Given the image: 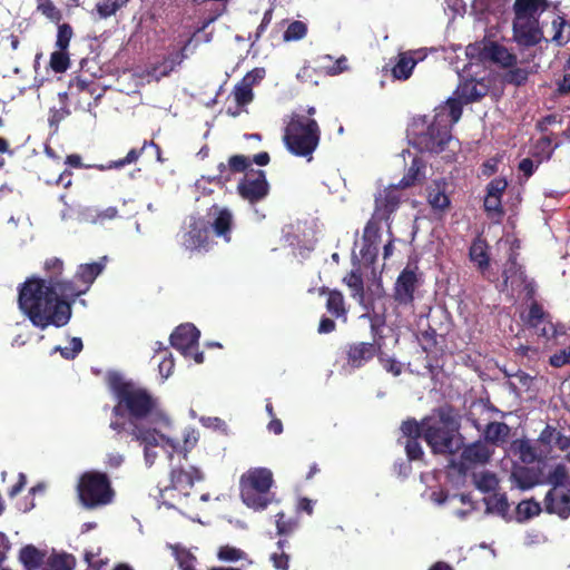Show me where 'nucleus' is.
Instances as JSON below:
<instances>
[{
    "instance_id": "f257e3e1",
    "label": "nucleus",
    "mask_w": 570,
    "mask_h": 570,
    "mask_svg": "<svg viewBox=\"0 0 570 570\" xmlns=\"http://www.w3.org/2000/svg\"><path fill=\"white\" fill-rule=\"evenodd\" d=\"M18 303L30 322L41 330L49 325L62 327L69 323L72 314L70 303L56 297L55 288L41 278H29L22 284Z\"/></svg>"
},
{
    "instance_id": "f03ea898",
    "label": "nucleus",
    "mask_w": 570,
    "mask_h": 570,
    "mask_svg": "<svg viewBox=\"0 0 570 570\" xmlns=\"http://www.w3.org/2000/svg\"><path fill=\"white\" fill-rule=\"evenodd\" d=\"M106 380L117 400L112 414L120 417L127 416L130 430L135 425L144 426L142 421H149L156 416L165 423L168 422L166 417L159 415L158 401L148 390L126 381L118 372H109Z\"/></svg>"
},
{
    "instance_id": "7ed1b4c3",
    "label": "nucleus",
    "mask_w": 570,
    "mask_h": 570,
    "mask_svg": "<svg viewBox=\"0 0 570 570\" xmlns=\"http://www.w3.org/2000/svg\"><path fill=\"white\" fill-rule=\"evenodd\" d=\"M460 428L456 411L451 405L440 406L432 416L423 419V440L433 454L453 455L463 446L464 436Z\"/></svg>"
},
{
    "instance_id": "20e7f679",
    "label": "nucleus",
    "mask_w": 570,
    "mask_h": 570,
    "mask_svg": "<svg viewBox=\"0 0 570 570\" xmlns=\"http://www.w3.org/2000/svg\"><path fill=\"white\" fill-rule=\"evenodd\" d=\"M462 116L461 104L455 99H448L445 105L435 109L432 121L425 130L415 134L414 146L420 151L440 154L452 139V127Z\"/></svg>"
},
{
    "instance_id": "39448f33",
    "label": "nucleus",
    "mask_w": 570,
    "mask_h": 570,
    "mask_svg": "<svg viewBox=\"0 0 570 570\" xmlns=\"http://www.w3.org/2000/svg\"><path fill=\"white\" fill-rule=\"evenodd\" d=\"M284 144L297 157L312 158L321 140V129L315 119L293 114L286 124Z\"/></svg>"
},
{
    "instance_id": "423d86ee",
    "label": "nucleus",
    "mask_w": 570,
    "mask_h": 570,
    "mask_svg": "<svg viewBox=\"0 0 570 570\" xmlns=\"http://www.w3.org/2000/svg\"><path fill=\"white\" fill-rule=\"evenodd\" d=\"M273 473L267 468H253L240 476V498L245 505L264 510L272 502Z\"/></svg>"
},
{
    "instance_id": "0eeeda50",
    "label": "nucleus",
    "mask_w": 570,
    "mask_h": 570,
    "mask_svg": "<svg viewBox=\"0 0 570 570\" xmlns=\"http://www.w3.org/2000/svg\"><path fill=\"white\" fill-rule=\"evenodd\" d=\"M77 492L81 504L87 509L107 505L115 495L108 475L99 471L85 472L79 478Z\"/></svg>"
},
{
    "instance_id": "6e6552de",
    "label": "nucleus",
    "mask_w": 570,
    "mask_h": 570,
    "mask_svg": "<svg viewBox=\"0 0 570 570\" xmlns=\"http://www.w3.org/2000/svg\"><path fill=\"white\" fill-rule=\"evenodd\" d=\"M193 37L178 36L167 48V53L160 59L150 63L148 76L159 80L169 77L187 59V49Z\"/></svg>"
},
{
    "instance_id": "1a4fd4ad",
    "label": "nucleus",
    "mask_w": 570,
    "mask_h": 570,
    "mask_svg": "<svg viewBox=\"0 0 570 570\" xmlns=\"http://www.w3.org/2000/svg\"><path fill=\"white\" fill-rule=\"evenodd\" d=\"M239 196L254 204L264 199L269 193L266 174L262 169H249L237 185Z\"/></svg>"
},
{
    "instance_id": "9d476101",
    "label": "nucleus",
    "mask_w": 570,
    "mask_h": 570,
    "mask_svg": "<svg viewBox=\"0 0 570 570\" xmlns=\"http://www.w3.org/2000/svg\"><path fill=\"white\" fill-rule=\"evenodd\" d=\"M403 202V194L399 186L391 185L375 195L372 218L389 222Z\"/></svg>"
},
{
    "instance_id": "9b49d317",
    "label": "nucleus",
    "mask_w": 570,
    "mask_h": 570,
    "mask_svg": "<svg viewBox=\"0 0 570 570\" xmlns=\"http://www.w3.org/2000/svg\"><path fill=\"white\" fill-rule=\"evenodd\" d=\"M129 434L140 443L145 445L144 455L147 464L151 465L157 456L154 448L158 446L160 442H165L173 450H176L177 443L165 436L164 434H159L156 428H146V426H134V429L129 430Z\"/></svg>"
},
{
    "instance_id": "f8f14e48",
    "label": "nucleus",
    "mask_w": 570,
    "mask_h": 570,
    "mask_svg": "<svg viewBox=\"0 0 570 570\" xmlns=\"http://www.w3.org/2000/svg\"><path fill=\"white\" fill-rule=\"evenodd\" d=\"M466 56L480 62L492 61L509 66L513 57L509 51L497 42H475L466 47Z\"/></svg>"
},
{
    "instance_id": "ddd939ff",
    "label": "nucleus",
    "mask_w": 570,
    "mask_h": 570,
    "mask_svg": "<svg viewBox=\"0 0 570 570\" xmlns=\"http://www.w3.org/2000/svg\"><path fill=\"white\" fill-rule=\"evenodd\" d=\"M460 76V82L454 91L456 101L461 104V108L463 109V105H469L472 102L480 101L484 98L490 91V81L485 78L476 79L474 77H463Z\"/></svg>"
},
{
    "instance_id": "4468645a",
    "label": "nucleus",
    "mask_w": 570,
    "mask_h": 570,
    "mask_svg": "<svg viewBox=\"0 0 570 570\" xmlns=\"http://www.w3.org/2000/svg\"><path fill=\"white\" fill-rule=\"evenodd\" d=\"M209 225L213 237L223 239L226 244L232 242V235L235 227L234 215L226 207L213 205L208 213Z\"/></svg>"
},
{
    "instance_id": "2eb2a0df",
    "label": "nucleus",
    "mask_w": 570,
    "mask_h": 570,
    "mask_svg": "<svg viewBox=\"0 0 570 570\" xmlns=\"http://www.w3.org/2000/svg\"><path fill=\"white\" fill-rule=\"evenodd\" d=\"M522 321L528 327L533 328L539 336L544 338L553 337L557 334L550 314L537 301L529 305L527 314H522Z\"/></svg>"
},
{
    "instance_id": "dca6fc26",
    "label": "nucleus",
    "mask_w": 570,
    "mask_h": 570,
    "mask_svg": "<svg viewBox=\"0 0 570 570\" xmlns=\"http://www.w3.org/2000/svg\"><path fill=\"white\" fill-rule=\"evenodd\" d=\"M203 479L204 475L197 468L190 466L189 470L181 468L173 469L170 472V487L160 489V498L163 499V503L167 504L165 497L168 491L176 490L184 495H188V491L194 487L195 482L202 481ZM168 505L174 507V504L170 503H168Z\"/></svg>"
},
{
    "instance_id": "f3484780",
    "label": "nucleus",
    "mask_w": 570,
    "mask_h": 570,
    "mask_svg": "<svg viewBox=\"0 0 570 570\" xmlns=\"http://www.w3.org/2000/svg\"><path fill=\"white\" fill-rule=\"evenodd\" d=\"M419 287L415 271L406 267L397 276L393 287V298L400 306H410L414 302V293Z\"/></svg>"
},
{
    "instance_id": "a211bd4d",
    "label": "nucleus",
    "mask_w": 570,
    "mask_h": 570,
    "mask_svg": "<svg viewBox=\"0 0 570 570\" xmlns=\"http://www.w3.org/2000/svg\"><path fill=\"white\" fill-rule=\"evenodd\" d=\"M383 348V343L379 341L373 342H355L347 345L346 361L352 368H361L365 366Z\"/></svg>"
},
{
    "instance_id": "6ab92c4d",
    "label": "nucleus",
    "mask_w": 570,
    "mask_h": 570,
    "mask_svg": "<svg viewBox=\"0 0 570 570\" xmlns=\"http://www.w3.org/2000/svg\"><path fill=\"white\" fill-rule=\"evenodd\" d=\"M460 451V466L464 471L476 465L487 464L493 454V449L482 440L474 441L468 445L463 444Z\"/></svg>"
},
{
    "instance_id": "aec40b11",
    "label": "nucleus",
    "mask_w": 570,
    "mask_h": 570,
    "mask_svg": "<svg viewBox=\"0 0 570 570\" xmlns=\"http://www.w3.org/2000/svg\"><path fill=\"white\" fill-rule=\"evenodd\" d=\"M343 283L351 291V297L355 299L362 307H368L370 299L372 297H383L384 295V291L381 284H377L375 292H365L363 276L358 267L347 273L343 277Z\"/></svg>"
},
{
    "instance_id": "412c9836",
    "label": "nucleus",
    "mask_w": 570,
    "mask_h": 570,
    "mask_svg": "<svg viewBox=\"0 0 570 570\" xmlns=\"http://www.w3.org/2000/svg\"><path fill=\"white\" fill-rule=\"evenodd\" d=\"M199 331L193 324H181L170 335V344L183 355L189 356L198 345Z\"/></svg>"
},
{
    "instance_id": "4be33fe9",
    "label": "nucleus",
    "mask_w": 570,
    "mask_h": 570,
    "mask_svg": "<svg viewBox=\"0 0 570 570\" xmlns=\"http://www.w3.org/2000/svg\"><path fill=\"white\" fill-rule=\"evenodd\" d=\"M380 220L371 218L364 227L361 249H392L393 239L387 233L386 239L382 237Z\"/></svg>"
},
{
    "instance_id": "5701e85b",
    "label": "nucleus",
    "mask_w": 570,
    "mask_h": 570,
    "mask_svg": "<svg viewBox=\"0 0 570 570\" xmlns=\"http://www.w3.org/2000/svg\"><path fill=\"white\" fill-rule=\"evenodd\" d=\"M425 58L423 50H409L397 55V61L392 68V76L397 80H407L419 61Z\"/></svg>"
},
{
    "instance_id": "b1692460",
    "label": "nucleus",
    "mask_w": 570,
    "mask_h": 570,
    "mask_svg": "<svg viewBox=\"0 0 570 570\" xmlns=\"http://www.w3.org/2000/svg\"><path fill=\"white\" fill-rule=\"evenodd\" d=\"M212 237L213 235L207 222L204 218H196L189 225V229L185 235V243L187 247L199 249L209 245Z\"/></svg>"
},
{
    "instance_id": "393cba45",
    "label": "nucleus",
    "mask_w": 570,
    "mask_h": 570,
    "mask_svg": "<svg viewBox=\"0 0 570 570\" xmlns=\"http://www.w3.org/2000/svg\"><path fill=\"white\" fill-rule=\"evenodd\" d=\"M514 38L523 46H535L542 38V32L538 27V20H513Z\"/></svg>"
},
{
    "instance_id": "a878e982",
    "label": "nucleus",
    "mask_w": 570,
    "mask_h": 570,
    "mask_svg": "<svg viewBox=\"0 0 570 570\" xmlns=\"http://www.w3.org/2000/svg\"><path fill=\"white\" fill-rule=\"evenodd\" d=\"M449 183L444 178L434 179L430 183L426 188L428 203L433 210L444 212L451 205L450 197L448 195Z\"/></svg>"
},
{
    "instance_id": "bb28decb",
    "label": "nucleus",
    "mask_w": 570,
    "mask_h": 570,
    "mask_svg": "<svg viewBox=\"0 0 570 570\" xmlns=\"http://www.w3.org/2000/svg\"><path fill=\"white\" fill-rule=\"evenodd\" d=\"M50 287L55 288V296L70 305L75 299L86 293V288L78 286L73 281H68L61 277H50L48 279Z\"/></svg>"
},
{
    "instance_id": "cd10ccee",
    "label": "nucleus",
    "mask_w": 570,
    "mask_h": 570,
    "mask_svg": "<svg viewBox=\"0 0 570 570\" xmlns=\"http://www.w3.org/2000/svg\"><path fill=\"white\" fill-rule=\"evenodd\" d=\"M544 509L550 514L567 519L570 515V495L559 494L557 490L550 489L544 497Z\"/></svg>"
},
{
    "instance_id": "c85d7f7f",
    "label": "nucleus",
    "mask_w": 570,
    "mask_h": 570,
    "mask_svg": "<svg viewBox=\"0 0 570 570\" xmlns=\"http://www.w3.org/2000/svg\"><path fill=\"white\" fill-rule=\"evenodd\" d=\"M549 3L547 0H515L514 19L523 20H538L535 16L544 11Z\"/></svg>"
},
{
    "instance_id": "c756f323",
    "label": "nucleus",
    "mask_w": 570,
    "mask_h": 570,
    "mask_svg": "<svg viewBox=\"0 0 570 570\" xmlns=\"http://www.w3.org/2000/svg\"><path fill=\"white\" fill-rule=\"evenodd\" d=\"M320 295H327L326 301V309L327 312L335 318H344L347 317V309L345 307V298L341 291L331 289L326 286H322L320 289Z\"/></svg>"
},
{
    "instance_id": "7c9ffc66",
    "label": "nucleus",
    "mask_w": 570,
    "mask_h": 570,
    "mask_svg": "<svg viewBox=\"0 0 570 570\" xmlns=\"http://www.w3.org/2000/svg\"><path fill=\"white\" fill-rule=\"evenodd\" d=\"M510 436V426L504 422H490L483 430V438L487 444L499 445L505 443Z\"/></svg>"
},
{
    "instance_id": "2f4dec72",
    "label": "nucleus",
    "mask_w": 570,
    "mask_h": 570,
    "mask_svg": "<svg viewBox=\"0 0 570 570\" xmlns=\"http://www.w3.org/2000/svg\"><path fill=\"white\" fill-rule=\"evenodd\" d=\"M513 481L520 490H530L540 483L539 473L533 468L517 466L511 474Z\"/></svg>"
},
{
    "instance_id": "473e14b6",
    "label": "nucleus",
    "mask_w": 570,
    "mask_h": 570,
    "mask_svg": "<svg viewBox=\"0 0 570 570\" xmlns=\"http://www.w3.org/2000/svg\"><path fill=\"white\" fill-rule=\"evenodd\" d=\"M500 268H502V277L505 285H508L509 282L513 284L515 282L521 283L524 281L522 266L518 263L514 252L509 254L502 266L499 265V269Z\"/></svg>"
},
{
    "instance_id": "72a5a7b5",
    "label": "nucleus",
    "mask_w": 570,
    "mask_h": 570,
    "mask_svg": "<svg viewBox=\"0 0 570 570\" xmlns=\"http://www.w3.org/2000/svg\"><path fill=\"white\" fill-rule=\"evenodd\" d=\"M424 161L419 157H414L407 171L396 186L401 189L414 186L416 183L424 179Z\"/></svg>"
},
{
    "instance_id": "f704fd0d",
    "label": "nucleus",
    "mask_w": 570,
    "mask_h": 570,
    "mask_svg": "<svg viewBox=\"0 0 570 570\" xmlns=\"http://www.w3.org/2000/svg\"><path fill=\"white\" fill-rule=\"evenodd\" d=\"M19 559L27 570H36L45 563V553L33 546H26L20 550Z\"/></svg>"
},
{
    "instance_id": "c9c22d12",
    "label": "nucleus",
    "mask_w": 570,
    "mask_h": 570,
    "mask_svg": "<svg viewBox=\"0 0 570 570\" xmlns=\"http://www.w3.org/2000/svg\"><path fill=\"white\" fill-rule=\"evenodd\" d=\"M102 269L104 265L101 263L83 264L80 265L75 277L82 283V288H86L87 292Z\"/></svg>"
},
{
    "instance_id": "e433bc0d",
    "label": "nucleus",
    "mask_w": 570,
    "mask_h": 570,
    "mask_svg": "<svg viewBox=\"0 0 570 570\" xmlns=\"http://www.w3.org/2000/svg\"><path fill=\"white\" fill-rule=\"evenodd\" d=\"M85 215L90 223L98 225H104L119 217L118 209L115 206H109L105 209L87 208Z\"/></svg>"
},
{
    "instance_id": "4c0bfd02",
    "label": "nucleus",
    "mask_w": 570,
    "mask_h": 570,
    "mask_svg": "<svg viewBox=\"0 0 570 570\" xmlns=\"http://www.w3.org/2000/svg\"><path fill=\"white\" fill-rule=\"evenodd\" d=\"M469 256L471 262H473L478 266L479 271L489 279L492 266H497V271L492 273L494 278L497 277V274L499 272V264L497 261H493L491 263L488 252H469Z\"/></svg>"
},
{
    "instance_id": "58836bf2",
    "label": "nucleus",
    "mask_w": 570,
    "mask_h": 570,
    "mask_svg": "<svg viewBox=\"0 0 570 570\" xmlns=\"http://www.w3.org/2000/svg\"><path fill=\"white\" fill-rule=\"evenodd\" d=\"M484 503L488 512L497 513L501 517H505L510 508L505 493H494L485 498Z\"/></svg>"
},
{
    "instance_id": "ea45409f",
    "label": "nucleus",
    "mask_w": 570,
    "mask_h": 570,
    "mask_svg": "<svg viewBox=\"0 0 570 570\" xmlns=\"http://www.w3.org/2000/svg\"><path fill=\"white\" fill-rule=\"evenodd\" d=\"M542 509L539 502L534 499L523 500L517 507V520L524 522L541 513Z\"/></svg>"
},
{
    "instance_id": "a19ab883",
    "label": "nucleus",
    "mask_w": 570,
    "mask_h": 570,
    "mask_svg": "<svg viewBox=\"0 0 570 570\" xmlns=\"http://www.w3.org/2000/svg\"><path fill=\"white\" fill-rule=\"evenodd\" d=\"M556 147L557 145L552 146V139L550 136H543L534 144L532 156L539 158L538 164L543 160H549L552 157Z\"/></svg>"
},
{
    "instance_id": "79ce46f5",
    "label": "nucleus",
    "mask_w": 570,
    "mask_h": 570,
    "mask_svg": "<svg viewBox=\"0 0 570 570\" xmlns=\"http://www.w3.org/2000/svg\"><path fill=\"white\" fill-rule=\"evenodd\" d=\"M145 149L139 148H132L130 149L127 155L119 159V160H112V161H109L108 164L106 165H100V166H96V169L100 170V171H105V170H109V169H112V168H122L129 164H132V163H136L139 157L142 155Z\"/></svg>"
},
{
    "instance_id": "37998d69",
    "label": "nucleus",
    "mask_w": 570,
    "mask_h": 570,
    "mask_svg": "<svg viewBox=\"0 0 570 570\" xmlns=\"http://www.w3.org/2000/svg\"><path fill=\"white\" fill-rule=\"evenodd\" d=\"M75 559L70 554H53L45 563V570H72Z\"/></svg>"
},
{
    "instance_id": "c03bdc74",
    "label": "nucleus",
    "mask_w": 570,
    "mask_h": 570,
    "mask_svg": "<svg viewBox=\"0 0 570 570\" xmlns=\"http://www.w3.org/2000/svg\"><path fill=\"white\" fill-rule=\"evenodd\" d=\"M127 2L128 0H101L96 4V11L100 18L106 19L114 16Z\"/></svg>"
},
{
    "instance_id": "a18cd8bd",
    "label": "nucleus",
    "mask_w": 570,
    "mask_h": 570,
    "mask_svg": "<svg viewBox=\"0 0 570 570\" xmlns=\"http://www.w3.org/2000/svg\"><path fill=\"white\" fill-rule=\"evenodd\" d=\"M49 66L56 73L65 72L70 66L68 51L62 49L53 51L50 56Z\"/></svg>"
},
{
    "instance_id": "49530a36",
    "label": "nucleus",
    "mask_w": 570,
    "mask_h": 570,
    "mask_svg": "<svg viewBox=\"0 0 570 570\" xmlns=\"http://www.w3.org/2000/svg\"><path fill=\"white\" fill-rule=\"evenodd\" d=\"M307 33V26L301 20L291 22L283 35V40L286 42L297 41L303 39Z\"/></svg>"
},
{
    "instance_id": "de8ad7c7",
    "label": "nucleus",
    "mask_w": 570,
    "mask_h": 570,
    "mask_svg": "<svg viewBox=\"0 0 570 570\" xmlns=\"http://www.w3.org/2000/svg\"><path fill=\"white\" fill-rule=\"evenodd\" d=\"M37 10L53 22H59L62 19L61 11L55 6L51 0H36Z\"/></svg>"
},
{
    "instance_id": "09e8293b",
    "label": "nucleus",
    "mask_w": 570,
    "mask_h": 570,
    "mask_svg": "<svg viewBox=\"0 0 570 570\" xmlns=\"http://www.w3.org/2000/svg\"><path fill=\"white\" fill-rule=\"evenodd\" d=\"M377 296H374L370 299L368 307H362L365 312L360 316V318L368 320L370 324H376L379 326L385 325V315L384 313H377L375 312V301L377 299Z\"/></svg>"
},
{
    "instance_id": "8fccbe9b",
    "label": "nucleus",
    "mask_w": 570,
    "mask_h": 570,
    "mask_svg": "<svg viewBox=\"0 0 570 570\" xmlns=\"http://www.w3.org/2000/svg\"><path fill=\"white\" fill-rule=\"evenodd\" d=\"M568 480V471L563 464H557L552 471L549 472L547 481L554 489L566 485Z\"/></svg>"
},
{
    "instance_id": "3c124183",
    "label": "nucleus",
    "mask_w": 570,
    "mask_h": 570,
    "mask_svg": "<svg viewBox=\"0 0 570 570\" xmlns=\"http://www.w3.org/2000/svg\"><path fill=\"white\" fill-rule=\"evenodd\" d=\"M246 557V553L238 548L232 546H222L217 552V558L226 562H236Z\"/></svg>"
},
{
    "instance_id": "603ef678",
    "label": "nucleus",
    "mask_w": 570,
    "mask_h": 570,
    "mask_svg": "<svg viewBox=\"0 0 570 570\" xmlns=\"http://www.w3.org/2000/svg\"><path fill=\"white\" fill-rule=\"evenodd\" d=\"M73 36L72 27L65 22L58 26L56 47L58 49L68 50L70 40Z\"/></svg>"
},
{
    "instance_id": "864d4df0",
    "label": "nucleus",
    "mask_w": 570,
    "mask_h": 570,
    "mask_svg": "<svg viewBox=\"0 0 570 570\" xmlns=\"http://www.w3.org/2000/svg\"><path fill=\"white\" fill-rule=\"evenodd\" d=\"M401 431L407 440H412V438L423 439V421L419 423L414 419H409L402 423Z\"/></svg>"
},
{
    "instance_id": "5fc2aeb1",
    "label": "nucleus",
    "mask_w": 570,
    "mask_h": 570,
    "mask_svg": "<svg viewBox=\"0 0 570 570\" xmlns=\"http://www.w3.org/2000/svg\"><path fill=\"white\" fill-rule=\"evenodd\" d=\"M233 95L237 106L243 107L253 100V90L249 83H240L235 86Z\"/></svg>"
},
{
    "instance_id": "6e6d98bb",
    "label": "nucleus",
    "mask_w": 570,
    "mask_h": 570,
    "mask_svg": "<svg viewBox=\"0 0 570 570\" xmlns=\"http://www.w3.org/2000/svg\"><path fill=\"white\" fill-rule=\"evenodd\" d=\"M515 450L523 463H533L538 458L535 449L528 440H521Z\"/></svg>"
},
{
    "instance_id": "4d7b16f0",
    "label": "nucleus",
    "mask_w": 570,
    "mask_h": 570,
    "mask_svg": "<svg viewBox=\"0 0 570 570\" xmlns=\"http://www.w3.org/2000/svg\"><path fill=\"white\" fill-rule=\"evenodd\" d=\"M377 360L383 368L392 373L394 376H399L402 373V364L394 357L389 356L383 352V348L379 353Z\"/></svg>"
},
{
    "instance_id": "13d9d810",
    "label": "nucleus",
    "mask_w": 570,
    "mask_h": 570,
    "mask_svg": "<svg viewBox=\"0 0 570 570\" xmlns=\"http://www.w3.org/2000/svg\"><path fill=\"white\" fill-rule=\"evenodd\" d=\"M484 210L488 213L489 216H497L501 217L504 214L503 207H502V198L498 196H489L488 194L484 197Z\"/></svg>"
},
{
    "instance_id": "bf43d9fd",
    "label": "nucleus",
    "mask_w": 570,
    "mask_h": 570,
    "mask_svg": "<svg viewBox=\"0 0 570 570\" xmlns=\"http://www.w3.org/2000/svg\"><path fill=\"white\" fill-rule=\"evenodd\" d=\"M83 344L80 337H72L70 346L60 347L57 346L56 351H59L60 355L66 360H73L81 351Z\"/></svg>"
},
{
    "instance_id": "052dcab7",
    "label": "nucleus",
    "mask_w": 570,
    "mask_h": 570,
    "mask_svg": "<svg viewBox=\"0 0 570 570\" xmlns=\"http://www.w3.org/2000/svg\"><path fill=\"white\" fill-rule=\"evenodd\" d=\"M276 518L277 533L281 535L291 534L297 528V521L291 518L286 519L283 512L277 513Z\"/></svg>"
},
{
    "instance_id": "680f3d73",
    "label": "nucleus",
    "mask_w": 570,
    "mask_h": 570,
    "mask_svg": "<svg viewBox=\"0 0 570 570\" xmlns=\"http://www.w3.org/2000/svg\"><path fill=\"white\" fill-rule=\"evenodd\" d=\"M252 161L244 155H234L228 159V168L232 173H246Z\"/></svg>"
},
{
    "instance_id": "e2e57ef3",
    "label": "nucleus",
    "mask_w": 570,
    "mask_h": 570,
    "mask_svg": "<svg viewBox=\"0 0 570 570\" xmlns=\"http://www.w3.org/2000/svg\"><path fill=\"white\" fill-rule=\"evenodd\" d=\"M422 347L425 352H434L438 345V333L435 328L429 326L421 333Z\"/></svg>"
},
{
    "instance_id": "0e129e2a",
    "label": "nucleus",
    "mask_w": 570,
    "mask_h": 570,
    "mask_svg": "<svg viewBox=\"0 0 570 570\" xmlns=\"http://www.w3.org/2000/svg\"><path fill=\"white\" fill-rule=\"evenodd\" d=\"M218 171H219V174L216 176H208V177H203V178L206 179L210 184H217L223 187L226 185V183L230 181L232 171H229L228 164L226 165L224 163H220L218 165Z\"/></svg>"
},
{
    "instance_id": "69168bd1",
    "label": "nucleus",
    "mask_w": 570,
    "mask_h": 570,
    "mask_svg": "<svg viewBox=\"0 0 570 570\" xmlns=\"http://www.w3.org/2000/svg\"><path fill=\"white\" fill-rule=\"evenodd\" d=\"M176 561L180 570H196L195 562L196 558L187 550H180L176 552Z\"/></svg>"
},
{
    "instance_id": "338daca9",
    "label": "nucleus",
    "mask_w": 570,
    "mask_h": 570,
    "mask_svg": "<svg viewBox=\"0 0 570 570\" xmlns=\"http://www.w3.org/2000/svg\"><path fill=\"white\" fill-rule=\"evenodd\" d=\"M507 187H508L507 179L503 177H498V178L492 179L487 185V194L489 196H498V197L502 198V195L505 191Z\"/></svg>"
},
{
    "instance_id": "774afa93",
    "label": "nucleus",
    "mask_w": 570,
    "mask_h": 570,
    "mask_svg": "<svg viewBox=\"0 0 570 570\" xmlns=\"http://www.w3.org/2000/svg\"><path fill=\"white\" fill-rule=\"evenodd\" d=\"M570 364V345L550 356V365L553 367H562Z\"/></svg>"
}]
</instances>
